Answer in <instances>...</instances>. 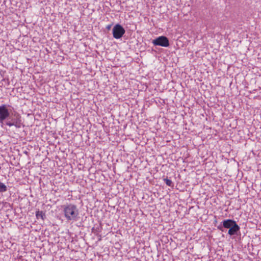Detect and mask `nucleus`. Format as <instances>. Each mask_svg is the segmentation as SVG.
<instances>
[{
  "label": "nucleus",
  "mask_w": 261,
  "mask_h": 261,
  "mask_svg": "<svg viewBox=\"0 0 261 261\" xmlns=\"http://www.w3.org/2000/svg\"><path fill=\"white\" fill-rule=\"evenodd\" d=\"M64 216L67 221H75L79 218V212L76 205L67 204L62 206Z\"/></svg>",
  "instance_id": "obj_1"
},
{
  "label": "nucleus",
  "mask_w": 261,
  "mask_h": 261,
  "mask_svg": "<svg viewBox=\"0 0 261 261\" xmlns=\"http://www.w3.org/2000/svg\"><path fill=\"white\" fill-rule=\"evenodd\" d=\"M152 43L154 45H158L163 47H168L169 46V41L167 37L161 36L153 40Z\"/></svg>",
  "instance_id": "obj_2"
},
{
  "label": "nucleus",
  "mask_w": 261,
  "mask_h": 261,
  "mask_svg": "<svg viewBox=\"0 0 261 261\" xmlns=\"http://www.w3.org/2000/svg\"><path fill=\"white\" fill-rule=\"evenodd\" d=\"M125 31L124 29L119 24H116L113 29V35L115 39H120L124 34Z\"/></svg>",
  "instance_id": "obj_3"
},
{
  "label": "nucleus",
  "mask_w": 261,
  "mask_h": 261,
  "mask_svg": "<svg viewBox=\"0 0 261 261\" xmlns=\"http://www.w3.org/2000/svg\"><path fill=\"white\" fill-rule=\"evenodd\" d=\"M10 113L5 105L0 106V123L3 124L4 120L9 116Z\"/></svg>",
  "instance_id": "obj_4"
},
{
  "label": "nucleus",
  "mask_w": 261,
  "mask_h": 261,
  "mask_svg": "<svg viewBox=\"0 0 261 261\" xmlns=\"http://www.w3.org/2000/svg\"><path fill=\"white\" fill-rule=\"evenodd\" d=\"M240 227L237 224V223L233 225L230 229L228 230V234L230 236L237 234L238 232L240 230Z\"/></svg>",
  "instance_id": "obj_5"
},
{
  "label": "nucleus",
  "mask_w": 261,
  "mask_h": 261,
  "mask_svg": "<svg viewBox=\"0 0 261 261\" xmlns=\"http://www.w3.org/2000/svg\"><path fill=\"white\" fill-rule=\"evenodd\" d=\"M223 226L226 228H231L233 225L236 223V222L231 219L225 220L222 222Z\"/></svg>",
  "instance_id": "obj_6"
},
{
  "label": "nucleus",
  "mask_w": 261,
  "mask_h": 261,
  "mask_svg": "<svg viewBox=\"0 0 261 261\" xmlns=\"http://www.w3.org/2000/svg\"><path fill=\"white\" fill-rule=\"evenodd\" d=\"M36 216L37 219L41 218L43 220L44 219L45 216V214L42 211H38L36 213Z\"/></svg>",
  "instance_id": "obj_7"
},
{
  "label": "nucleus",
  "mask_w": 261,
  "mask_h": 261,
  "mask_svg": "<svg viewBox=\"0 0 261 261\" xmlns=\"http://www.w3.org/2000/svg\"><path fill=\"white\" fill-rule=\"evenodd\" d=\"M7 190V187L2 182H0V192H4Z\"/></svg>",
  "instance_id": "obj_8"
},
{
  "label": "nucleus",
  "mask_w": 261,
  "mask_h": 261,
  "mask_svg": "<svg viewBox=\"0 0 261 261\" xmlns=\"http://www.w3.org/2000/svg\"><path fill=\"white\" fill-rule=\"evenodd\" d=\"M164 181L165 182L166 184L170 187H173V184L171 180L169 179L168 178H164Z\"/></svg>",
  "instance_id": "obj_9"
},
{
  "label": "nucleus",
  "mask_w": 261,
  "mask_h": 261,
  "mask_svg": "<svg viewBox=\"0 0 261 261\" xmlns=\"http://www.w3.org/2000/svg\"><path fill=\"white\" fill-rule=\"evenodd\" d=\"M6 125L9 126H13V125H15V126H17L16 124H15L14 123H11V122H7L6 123Z\"/></svg>",
  "instance_id": "obj_10"
},
{
  "label": "nucleus",
  "mask_w": 261,
  "mask_h": 261,
  "mask_svg": "<svg viewBox=\"0 0 261 261\" xmlns=\"http://www.w3.org/2000/svg\"><path fill=\"white\" fill-rule=\"evenodd\" d=\"M218 228H219V229H221V227L219 226V227H218Z\"/></svg>",
  "instance_id": "obj_11"
}]
</instances>
